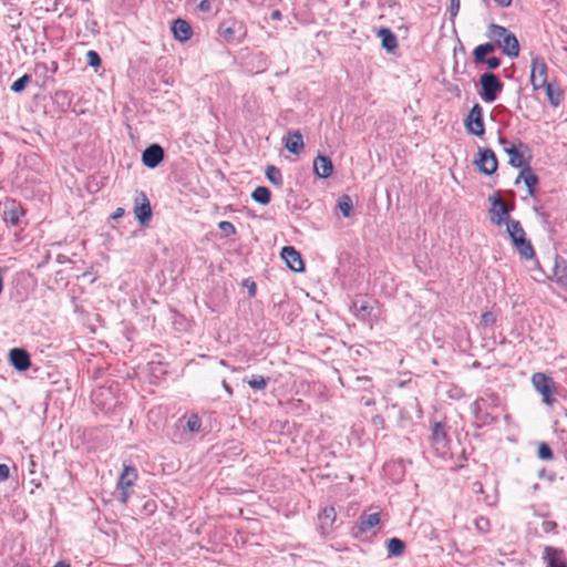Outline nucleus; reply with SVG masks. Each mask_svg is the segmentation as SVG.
<instances>
[{"instance_id":"1a4fd4ad","label":"nucleus","mask_w":567,"mask_h":567,"mask_svg":"<svg viewBox=\"0 0 567 567\" xmlns=\"http://www.w3.org/2000/svg\"><path fill=\"white\" fill-rule=\"evenodd\" d=\"M134 215L142 226L148 225L152 218L151 204L144 192H136Z\"/></svg>"},{"instance_id":"5fc2aeb1","label":"nucleus","mask_w":567,"mask_h":567,"mask_svg":"<svg viewBox=\"0 0 567 567\" xmlns=\"http://www.w3.org/2000/svg\"><path fill=\"white\" fill-rule=\"evenodd\" d=\"M372 421H373V423H374L375 425H379V424H381V425H382V424H383V422H384V420H383V417H382L381 415H375V416L372 419Z\"/></svg>"},{"instance_id":"72a5a7b5","label":"nucleus","mask_w":567,"mask_h":567,"mask_svg":"<svg viewBox=\"0 0 567 567\" xmlns=\"http://www.w3.org/2000/svg\"><path fill=\"white\" fill-rule=\"evenodd\" d=\"M267 179L275 186L282 185V175L279 168L274 165H268L266 168Z\"/></svg>"},{"instance_id":"f3484780","label":"nucleus","mask_w":567,"mask_h":567,"mask_svg":"<svg viewBox=\"0 0 567 567\" xmlns=\"http://www.w3.org/2000/svg\"><path fill=\"white\" fill-rule=\"evenodd\" d=\"M172 32L174 38L179 42H186L193 35V29L188 21L177 18L172 23Z\"/></svg>"},{"instance_id":"de8ad7c7","label":"nucleus","mask_w":567,"mask_h":567,"mask_svg":"<svg viewBox=\"0 0 567 567\" xmlns=\"http://www.w3.org/2000/svg\"><path fill=\"white\" fill-rule=\"evenodd\" d=\"M9 477V467L6 464H0V482L8 480Z\"/></svg>"},{"instance_id":"cd10ccee","label":"nucleus","mask_w":567,"mask_h":567,"mask_svg":"<svg viewBox=\"0 0 567 567\" xmlns=\"http://www.w3.org/2000/svg\"><path fill=\"white\" fill-rule=\"evenodd\" d=\"M496 48L497 47L495 42H486L477 45L473 51L474 62L483 61V59L486 58L488 54L493 53Z\"/></svg>"},{"instance_id":"09e8293b","label":"nucleus","mask_w":567,"mask_h":567,"mask_svg":"<svg viewBox=\"0 0 567 567\" xmlns=\"http://www.w3.org/2000/svg\"><path fill=\"white\" fill-rule=\"evenodd\" d=\"M244 285L248 288L249 296L254 297L257 290L256 284L254 281L245 280Z\"/></svg>"},{"instance_id":"39448f33","label":"nucleus","mask_w":567,"mask_h":567,"mask_svg":"<svg viewBox=\"0 0 567 567\" xmlns=\"http://www.w3.org/2000/svg\"><path fill=\"white\" fill-rule=\"evenodd\" d=\"M534 389L543 396V402L551 405L554 402L553 394L555 392V382L551 377L543 372H536L532 375Z\"/></svg>"},{"instance_id":"7ed1b4c3","label":"nucleus","mask_w":567,"mask_h":567,"mask_svg":"<svg viewBox=\"0 0 567 567\" xmlns=\"http://www.w3.org/2000/svg\"><path fill=\"white\" fill-rule=\"evenodd\" d=\"M218 34L228 44H239L247 35V28L243 21L230 17L220 22Z\"/></svg>"},{"instance_id":"13d9d810","label":"nucleus","mask_w":567,"mask_h":567,"mask_svg":"<svg viewBox=\"0 0 567 567\" xmlns=\"http://www.w3.org/2000/svg\"><path fill=\"white\" fill-rule=\"evenodd\" d=\"M498 143L502 144V145H506L507 144V140L499 134L498 135Z\"/></svg>"},{"instance_id":"9d476101","label":"nucleus","mask_w":567,"mask_h":567,"mask_svg":"<svg viewBox=\"0 0 567 567\" xmlns=\"http://www.w3.org/2000/svg\"><path fill=\"white\" fill-rule=\"evenodd\" d=\"M165 157L164 148L159 144H151L142 153V163L147 168L157 167Z\"/></svg>"},{"instance_id":"5701e85b","label":"nucleus","mask_w":567,"mask_h":567,"mask_svg":"<svg viewBox=\"0 0 567 567\" xmlns=\"http://www.w3.org/2000/svg\"><path fill=\"white\" fill-rule=\"evenodd\" d=\"M284 143L286 150L296 155H298L303 148V140L299 131L289 132L288 136L284 140Z\"/></svg>"},{"instance_id":"a19ab883","label":"nucleus","mask_w":567,"mask_h":567,"mask_svg":"<svg viewBox=\"0 0 567 567\" xmlns=\"http://www.w3.org/2000/svg\"><path fill=\"white\" fill-rule=\"evenodd\" d=\"M218 228L220 229V231L226 236V237H230V236H234L236 234V228L235 226L230 223V221H227V220H223L218 224Z\"/></svg>"},{"instance_id":"2f4dec72","label":"nucleus","mask_w":567,"mask_h":567,"mask_svg":"<svg viewBox=\"0 0 567 567\" xmlns=\"http://www.w3.org/2000/svg\"><path fill=\"white\" fill-rule=\"evenodd\" d=\"M338 208L344 217H350L353 214L352 198L344 194L338 199Z\"/></svg>"},{"instance_id":"473e14b6","label":"nucleus","mask_w":567,"mask_h":567,"mask_svg":"<svg viewBox=\"0 0 567 567\" xmlns=\"http://www.w3.org/2000/svg\"><path fill=\"white\" fill-rule=\"evenodd\" d=\"M337 513L333 506L324 507L319 513V519L321 522L322 527L324 526H332L333 522L336 520Z\"/></svg>"},{"instance_id":"c756f323","label":"nucleus","mask_w":567,"mask_h":567,"mask_svg":"<svg viewBox=\"0 0 567 567\" xmlns=\"http://www.w3.org/2000/svg\"><path fill=\"white\" fill-rule=\"evenodd\" d=\"M251 198L261 205H268L271 199V192L266 186H258L251 193Z\"/></svg>"},{"instance_id":"a211bd4d","label":"nucleus","mask_w":567,"mask_h":567,"mask_svg":"<svg viewBox=\"0 0 567 567\" xmlns=\"http://www.w3.org/2000/svg\"><path fill=\"white\" fill-rule=\"evenodd\" d=\"M333 171L332 161L326 155H318L313 161V172L319 178H328Z\"/></svg>"},{"instance_id":"0eeeda50","label":"nucleus","mask_w":567,"mask_h":567,"mask_svg":"<svg viewBox=\"0 0 567 567\" xmlns=\"http://www.w3.org/2000/svg\"><path fill=\"white\" fill-rule=\"evenodd\" d=\"M547 64L545 60L540 56H535L532 60L530 68V84L534 91H538L543 89L544 85L548 83L547 81Z\"/></svg>"},{"instance_id":"58836bf2","label":"nucleus","mask_w":567,"mask_h":567,"mask_svg":"<svg viewBox=\"0 0 567 567\" xmlns=\"http://www.w3.org/2000/svg\"><path fill=\"white\" fill-rule=\"evenodd\" d=\"M86 63L89 66L97 69L99 66H101V63H102L100 54L94 50L87 51L86 52Z\"/></svg>"},{"instance_id":"20e7f679","label":"nucleus","mask_w":567,"mask_h":567,"mask_svg":"<svg viewBox=\"0 0 567 567\" xmlns=\"http://www.w3.org/2000/svg\"><path fill=\"white\" fill-rule=\"evenodd\" d=\"M480 96L486 103H493L496 101L504 87V84L499 78L492 72L483 73L480 78Z\"/></svg>"},{"instance_id":"3c124183","label":"nucleus","mask_w":567,"mask_h":567,"mask_svg":"<svg viewBox=\"0 0 567 567\" xmlns=\"http://www.w3.org/2000/svg\"><path fill=\"white\" fill-rule=\"evenodd\" d=\"M124 214H125L124 208H122V207H117V208L114 210V213L112 214V216H111V217H112V219H115V220H116V219H118V218L123 217V216H124Z\"/></svg>"},{"instance_id":"f257e3e1","label":"nucleus","mask_w":567,"mask_h":567,"mask_svg":"<svg viewBox=\"0 0 567 567\" xmlns=\"http://www.w3.org/2000/svg\"><path fill=\"white\" fill-rule=\"evenodd\" d=\"M486 37L496 43V47L511 59L519 54V42L516 35L503 25L491 23L487 27Z\"/></svg>"},{"instance_id":"4d7b16f0","label":"nucleus","mask_w":567,"mask_h":567,"mask_svg":"<svg viewBox=\"0 0 567 567\" xmlns=\"http://www.w3.org/2000/svg\"><path fill=\"white\" fill-rule=\"evenodd\" d=\"M280 17H281V13H280V11H279V10H274V11L271 12V18H272V19H275V20H276V19H279Z\"/></svg>"},{"instance_id":"c9c22d12","label":"nucleus","mask_w":567,"mask_h":567,"mask_svg":"<svg viewBox=\"0 0 567 567\" xmlns=\"http://www.w3.org/2000/svg\"><path fill=\"white\" fill-rule=\"evenodd\" d=\"M245 382L248 383V385L254 390H265L267 386V379L259 374H254L249 379H245Z\"/></svg>"},{"instance_id":"bb28decb","label":"nucleus","mask_w":567,"mask_h":567,"mask_svg":"<svg viewBox=\"0 0 567 567\" xmlns=\"http://www.w3.org/2000/svg\"><path fill=\"white\" fill-rule=\"evenodd\" d=\"M386 550L389 557H400L404 554L405 543L398 537H392L386 542Z\"/></svg>"},{"instance_id":"ea45409f","label":"nucleus","mask_w":567,"mask_h":567,"mask_svg":"<svg viewBox=\"0 0 567 567\" xmlns=\"http://www.w3.org/2000/svg\"><path fill=\"white\" fill-rule=\"evenodd\" d=\"M475 527L480 533L486 534L489 532L491 523L487 517L480 516L475 519Z\"/></svg>"},{"instance_id":"bf43d9fd","label":"nucleus","mask_w":567,"mask_h":567,"mask_svg":"<svg viewBox=\"0 0 567 567\" xmlns=\"http://www.w3.org/2000/svg\"><path fill=\"white\" fill-rule=\"evenodd\" d=\"M220 364L226 367L227 362L225 360H220Z\"/></svg>"},{"instance_id":"423d86ee","label":"nucleus","mask_w":567,"mask_h":567,"mask_svg":"<svg viewBox=\"0 0 567 567\" xmlns=\"http://www.w3.org/2000/svg\"><path fill=\"white\" fill-rule=\"evenodd\" d=\"M464 125L466 131L475 136H483L485 133L484 117H483V107L475 103L471 111L468 112Z\"/></svg>"},{"instance_id":"680f3d73","label":"nucleus","mask_w":567,"mask_h":567,"mask_svg":"<svg viewBox=\"0 0 567 567\" xmlns=\"http://www.w3.org/2000/svg\"><path fill=\"white\" fill-rule=\"evenodd\" d=\"M2 162V152L0 151V163Z\"/></svg>"},{"instance_id":"ddd939ff","label":"nucleus","mask_w":567,"mask_h":567,"mask_svg":"<svg viewBox=\"0 0 567 567\" xmlns=\"http://www.w3.org/2000/svg\"><path fill=\"white\" fill-rule=\"evenodd\" d=\"M281 258L287 264L288 268L295 272L305 270V264L300 252L292 246H285L281 249Z\"/></svg>"},{"instance_id":"a878e982","label":"nucleus","mask_w":567,"mask_h":567,"mask_svg":"<svg viewBox=\"0 0 567 567\" xmlns=\"http://www.w3.org/2000/svg\"><path fill=\"white\" fill-rule=\"evenodd\" d=\"M551 106L557 107L561 103L563 91L558 84L548 82L543 86Z\"/></svg>"},{"instance_id":"f704fd0d","label":"nucleus","mask_w":567,"mask_h":567,"mask_svg":"<svg viewBox=\"0 0 567 567\" xmlns=\"http://www.w3.org/2000/svg\"><path fill=\"white\" fill-rule=\"evenodd\" d=\"M183 429L190 432V433H197L202 429V420L197 414H192L188 416V419L185 421V424H183Z\"/></svg>"},{"instance_id":"79ce46f5","label":"nucleus","mask_w":567,"mask_h":567,"mask_svg":"<svg viewBox=\"0 0 567 567\" xmlns=\"http://www.w3.org/2000/svg\"><path fill=\"white\" fill-rule=\"evenodd\" d=\"M476 64H485L491 70H496L499 68L502 61L497 56L484 58L481 62H475Z\"/></svg>"},{"instance_id":"052dcab7","label":"nucleus","mask_w":567,"mask_h":567,"mask_svg":"<svg viewBox=\"0 0 567 567\" xmlns=\"http://www.w3.org/2000/svg\"><path fill=\"white\" fill-rule=\"evenodd\" d=\"M477 485L480 486V492L483 491V485L481 483H477Z\"/></svg>"},{"instance_id":"e433bc0d","label":"nucleus","mask_w":567,"mask_h":567,"mask_svg":"<svg viewBox=\"0 0 567 567\" xmlns=\"http://www.w3.org/2000/svg\"><path fill=\"white\" fill-rule=\"evenodd\" d=\"M31 82V76L29 74H23L18 80H16L11 85V91L14 93H21L25 90L27 85Z\"/></svg>"},{"instance_id":"a18cd8bd","label":"nucleus","mask_w":567,"mask_h":567,"mask_svg":"<svg viewBox=\"0 0 567 567\" xmlns=\"http://www.w3.org/2000/svg\"><path fill=\"white\" fill-rule=\"evenodd\" d=\"M461 2L460 0H451L450 3V13L452 17H455L460 10Z\"/></svg>"},{"instance_id":"8fccbe9b","label":"nucleus","mask_w":567,"mask_h":567,"mask_svg":"<svg viewBox=\"0 0 567 567\" xmlns=\"http://www.w3.org/2000/svg\"><path fill=\"white\" fill-rule=\"evenodd\" d=\"M120 491H121L120 502L122 504H126L128 502L130 496H131V492H130V489H120Z\"/></svg>"},{"instance_id":"4be33fe9","label":"nucleus","mask_w":567,"mask_h":567,"mask_svg":"<svg viewBox=\"0 0 567 567\" xmlns=\"http://www.w3.org/2000/svg\"><path fill=\"white\" fill-rule=\"evenodd\" d=\"M553 278L559 286L567 289V266L565 260L559 256L555 257Z\"/></svg>"},{"instance_id":"7c9ffc66","label":"nucleus","mask_w":567,"mask_h":567,"mask_svg":"<svg viewBox=\"0 0 567 567\" xmlns=\"http://www.w3.org/2000/svg\"><path fill=\"white\" fill-rule=\"evenodd\" d=\"M485 399L483 398H478L474 401L473 403V410L475 412V415H476V419L481 422H483L484 424H487V423H491L493 421L496 420V417H492L489 416V414H483L482 410L485 405Z\"/></svg>"},{"instance_id":"c85d7f7f","label":"nucleus","mask_w":567,"mask_h":567,"mask_svg":"<svg viewBox=\"0 0 567 567\" xmlns=\"http://www.w3.org/2000/svg\"><path fill=\"white\" fill-rule=\"evenodd\" d=\"M352 309L357 317L365 319V317L371 315L373 307L364 299H357L352 303Z\"/></svg>"},{"instance_id":"b1692460","label":"nucleus","mask_w":567,"mask_h":567,"mask_svg":"<svg viewBox=\"0 0 567 567\" xmlns=\"http://www.w3.org/2000/svg\"><path fill=\"white\" fill-rule=\"evenodd\" d=\"M22 215H23L22 209L14 202H12L10 205H7L4 208L3 220L7 224L17 226L19 224Z\"/></svg>"},{"instance_id":"49530a36","label":"nucleus","mask_w":567,"mask_h":567,"mask_svg":"<svg viewBox=\"0 0 567 567\" xmlns=\"http://www.w3.org/2000/svg\"><path fill=\"white\" fill-rule=\"evenodd\" d=\"M198 10L200 12H209L210 9H212V4H210V1L209 0H202L198 6H197Z\"/></svg>"},{"instance_id":"393cba45","label":"nucleus","mask_w":567,"mask_h":567,"mask_svg":"<svg viewBox=\"0 0 567 567\" xmlns=\"http://www.w3.org/2000/svg\"><path fill=\"white\" fill-rule=\"evenodd\" d=\"M378 35L381 39L382 48L388 52H392L398 47L395 34L388 28H381Z\"/></svg>"},{"instance_id":"864d4df0","label":"nucleus","mask_w":567,"mask_h":567,"mask_svg":"<svg viewBox=\"0 0 567 567\" xmlns=\"http://www.w3.org/2000/svg\"><path fill=\"white\" fill-rule=\"evenodd\" d=\"M499 7L508 8L513 0H494Z\"/></svg>"},{"instance_id":"4c0bfd02","label":"nucleus","mask_w":567,"mask_h":567,"mask_svg":"<svg viewBox=\"0 0 567 567\" xmlns=\"http://www.w3.org/2000/svg\"><path fill=\"white\" fill-rule=\"evenodd\" d=\"M537 456L544 461H550L554 457L551 447L546 442L538 444Z\"/></svg>"},{"instance_id":"6e6552de","label":"nucleus","mask_w":567,"mask_h":567,"mask_svg":"<svg viewBox=\"0 0 567 567\" xmlns=\"http://www.w3.org/2000/svg\"><path fill=\"white\" fill-rule=\"evenodd\" d=\"M474 165L480 173L489 176L496 172L498 162L493 150L480 148L478 157L474 161Z\"/></svg>"},{"instance_id":"f03ea898","label":"nucleus","mask_w":567,"mask_h":567,"mask_svg":"<svg viewBox=\"0 0 567 567\" xmlns=\"http://www.w3.org/2000/svg\"><path fill=\"white\" fill-rule=\"evenodd\" d=\"M506 231L519 255L529 259L534 257L535 251L529 240L526 239L525 230L522 227L519 220L511 219L507 220Z\"/></svg>"},{"instance_id":"603ef678","label":"nucleus","mask_w":567,"mask_h":567,"mask_svg":"<svg viewBox=\"0 0 567 567\" xmlns=\"http://www.w3.org/2000/svg\"><path fill=\"white\" fill-rule=\"evenodd\" d=\"M221 385H223L224 390L226 391L227 395L229 398H231L234 394V391H233L231 386L226 382V380L221 381Z\"/></svg>"},{"instance_id":"37998d69","label":"nucleus","mask_w":567,"mask_h":567,"mask_svg":"<svg viewBox=\"0 0 567 567\" xmlns=\"http://www.w3.org/2000/svg\"><path fill=\"white\" fill-rule=\"evenodd\" d=\"M496 321V316L492 311H486L481 317V322L484 326H492Z\"/></svg>"},{"instance_id":"2eb2a0df","label":"nucleus","mask_w":567,"mask_h":567,"mask_svg":"<svg viewBox=\"0 0 567 567\" xmlns=\"http://www.w3.org/2000/svg\"><path fill=\"white\" fill-rule=\"evenodd\" d=\"M522 148L528 150L527 145L522 142H518L517 146L515 144H512L511 146H506L504 148V152L509 157L508 164L512 167L524 168L526 165H529L528 161L524 158V154L520 152Z\"/></svg>"},{"instance_id":"dca6fc26","label":"nucleus","mask_w":567,"mask_h":567,"mask_svg":"<svg viewBox=\"0 0 567 567\" xmlns=\"http://www.w3.org/2000/svg\"><path fill=\"white\" fill-rule=\"evenodd\" d=\"M9 361L11 365L18 371H25L31 365L29 353L21 348H13L9 352Z\"/></svg>"},{"instance_id":"6ab92c4d","label":"nucleus","mask_w":567,"mask_h":567,"mask_svg":"<svg viewBox=\"0 0 567 567\" xmlns=\"http://www.w3.org/2000/svg\"><path fill=\"white\" fill-rule=\"evenodd\" d=\"M520 179L525 183L528 195L534 196L535 187L539 183V178L529 165H526L520 169L517 178L515 179V184H518Z\"/></svg>"},{"instance_id":"4468645a","label":"nucleus","mask_w":567,"mask_h":567,"mask_svg":"<svg viewBox=\"0 0 567 567\" xmlns=\"http://www.w3.org/2000/svg\"><path fill=\"white\" fill-rule=\"evenodd\" d=\"M543 559L546 564L545 567H567V558L561 548L546 546L544 548Z\"/></svg>"},{"instance_id":"c03bdc74","label":"nucleus","mask_w":567,"mask_h":567,"mask_svg":"<svg viewBox=\"0 0 567 567\" xmlns=\"http://www.w3.org/2000/svg\"><path fill=\"white\" fill-rule=\"evenodd\" d=\"M557 528V523L554 522V520H544L543 524H542V529L545 532V533H551V532H555Z\"/></svg>"},{"instance_id":"412c9836","label":"nucleus","mask_w":567,"mask_h":567,"mask_svg":"<svg viewBox=\"0 0 567 567\" xmlns=\"http://www.w3.org/2000/svg\"><path fill=\"white\" fill-rule=\"evenodd\" d=\"M137 480V470L133 465H124L123 471L117 480L120 489H130Z\"/></svg>"},{"instance_id":"f8f14e48","label":"nucleus","mask_w":567,"mask_h":567,"mask_svg":"<svg viewBox=\"0 0 567 567\" xmlns=\"http://www.w3.org/2000/svg\"><path fill=\"white\" fill-rule=\"evenodd\" d=\"M447 432L442 422H434L432 426L431 443L440 453L444 454L449 445Z\"/></svg>"},{"instance_id":"aec40b11","label":"nucleus","mask_w":567,"mask_h":567,"mask_svg":"<svg viewBox=\"0 0 567 567\" xmlns=\"http://www.w3.org/2000/svg\"><path fill=\"white\" fill-rule=\"evenodd\" d=\"M380 523V514L379 513H372V514H362L355 525L357 532L354 533L355 536L365 534L371 528L375 527Z\"/></svg>"},{"instance_id":"6e6d98bb","label":"nucleus","mask_w":567,"mask_h":567,"mask_svg":"<svg viewBox=\"0 0 567 567\" xmlns=\"http://www.w3.org/2000/svg\"><path fill=\"white\" fill-rule=\"evenodd\" d=\"M53 567H70V564L64 560H60Z\"/></svg>"},{"instance_id":"9b49d317","label":"nucleus","mask_w":567,"mask_h":567,"mask_svg":"<svg viewBox=\"0 0 567 567\" xmlns=\"http://www.w3.org/2000/svg\"><path fill=\"white\" fill-rule=\"evenodd\" d=\"M489 200L493 205L491 208V221L497 226H501L504 223L507 225V220H511L508 217L511 209L502 202L498 196H492L489 197Z\"/></svg>"}]
</instances>
